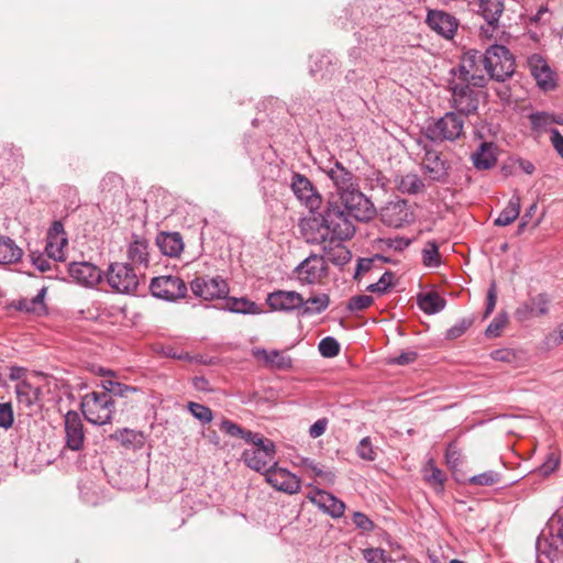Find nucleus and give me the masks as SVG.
<instances>
[{"instance_id":"obj_1","label":"nucleus","mask_w":563,"mask_h":563,"mask_svg":"<svg viewBox=\"0 0 563 563\" xmlns=\"http://www.w3.org/2000/svg\"><path fill=\"white\" fill-rule=\"evenodd\" d=\"M353 217L332 197L323 213L307 221V242L325 243L330 238L349 240L355 233Z\"/></svg>"},{"instance_id":"obj_2","label":"nucleus","mask_w":563,"mask_h":563,"mask_svg":"<svg viewBox=\"0 0 563 563\" xmlns=\"http://www.w3.org/2000/svg\"><path fill=\"white\" fill-rule=\"evenodd\" d=\"M484 53L477 49L464 52L459 64L449 70V77L485 88L489 82Z\"/></svg>"},{"instance_id":"obj_3","label":"nucleus","mask_w":563,"mask_h":563,"mask_svg":"<svg viewBox=\"0 0 563 563\" xmlns=\"http://www.w3.org/2000/svg\"><path fill=\"white\" fill-rule=\"evenodd\" d=\"M537 563H544L541 556L554 562L563 559V517L553 515L541 530L537 542Z\"/></svg>"},{"instance_id":"obj_4","label":"nucleus","mask_w":563,"mask_h":563,"mask_svg":"<svg viewBox=\"0 0 563 563\" xmlns=\"http://www.w3.org/2000/svg\"><path fill=\"white\" fill-rule=\"evenodd\" d=\"M80 409L89 423L103 426L111 422L115 406L108 393L90 391L82 396Z\"/></svg>"},{"instance_id":"obj_5","label":"nucleus","mask_w":563,"mask_h":563,"mask_svg":"<svg viewBox=\"0 0 563 563\" xmlns=\"http://www.w3.org/2000/svg\"><path fill=\"white\" fill-rule=\"evenodd\" d=\"M247 443L253 446L244 450L242 453L243 462L251 470L265 474L276 463L274 461L276 454L275 443L260 433H255Z\"/></svg>"},{"instance_id":"obj_6","label":"nucleus","mask_w":563,"mask_h":563,"mask_svg":"<svg viewBox=\"0 0 563 563\" xmlns=\"http://www.w3.org/2000/svg\"><path fill=\"white\" fill-rule=\"evenodd\" d=\"M464 134V119L454 111L446 112L443 117L429 122L424 135L432 142H454Z\"/></svg>"},{"instance_id":"obj_7","label":"nucleus","mask_w":563,"mask_h":563,"mask_svg":"<svg viewBox=\"0 0 563 563\" xmlns=\"http://www.w3.org/2000/svg\"><path fill=\"white\" fill-rule=\"evenodd\" d=\"M484 56L489 81L504 82L514 75L515 59L506 46L494 44L484 52Z\"/></svg>"},{"instance_id":"obj_8","label":"nucleus","mask_w":563,"mask_h":563,"mask_svg":"<svg viewBox=\"0 0 563 563\" xmlns=\"http://www.w3.org/2000/svg\"><path fill=\"white\" fill-rule=\"evenodd\" d=\"M448 90L451 92L450 103L461 117L474 114L479 104V92L472 84L448 77Z\"/></svg>"},{"instance_id":"obj_9","label":"nucleus","mask_w":563,"mask_h":563,"mask_svg":"<svg viewBox=\"0 0 563 563\" xmlns=\"http://www.w3.org/2000/svg\"><path fill=\"white\" fill-rule=\"evenodd\" d=\"M103 276L109 287L118 294L132 295L140 285V275L129 263H111Z\"/></svg>"},{"instance_id":"obj_10","label":"nucleus","mask_w":563,"mask_h":563,"mask_svg":"<svg viewBox=\"0 0 563 563\" xmlns=\"http://www.w3.org/2000/svg\"><path fill=\"white\" fill-rule=\"evenodd\" d=\"M339 203L357 221H367L375 214L373 202L358 189V186L334 197Z\"/></svg>"},{"instance_id":"obj_11","label":"nucleus","mask_w":563,"mask_h":563,"mask_svg":"<svg viewBox=\"0 0 563 563\" xmlns=\"http://www.w3.org/2000/svg\"><path fill=\"white\" fill-rule=\"evenodd\" d=\"M289 186L295 197L301 205L309 209L310 212L320 209L322 197L308 177L300 173H294Z\"/></svg>"},{"instance_id":"obj_12","label":"nucleus","mask_w":563,"mask_h":563,"mask_svg":"<svg viewBox=\"0 0 563 563\" xmlns=\"http://www.w3.org/2000/svg\"><path fill=\"white\" fill-rule=\"evenodd\" d=\"M150 290L156 298L175 301L186 296L187 286L178 276H158L152 279Z\"/></svg>"},{"instance_id":"obj_13","label":"nucleus","mask_w":563,"mask_h":563,"mask_svg":"<svg viewBox=\"0 0 563 563\" xmlns=\"http://www.w3.org/2000/svg\"><path fill=\"white\" fill-rule=\"evenodd\" d=\"M191 290L196 297L205 300H213L223 298L229 294V286L227 282L220 277H196L190 283Z\"/></svg>"},{"instance_id":"obj_14","label":"nucleus","mask_w":563,"mask_h":563,"mask_svg":"<svg viewBox=\"0 0 563 563\" xmlns=\"http://www.w3.org/2000/svg\"><path fill=\"white\" fill-rule=\"evenodd\" d=\"M327 263L321 255H310L303 260L297 267V277L302 284H316L327 275Z\"/></svg>"},{"instance_id":"obj_15","label":"nucleus","mask_w":563,"mask_h":563,"mask_svg":"<svg viewBox=\"0 0 563 563\" xmlns=\"http://www.w3.org/2000/svg\"><path fill=\"white\" fill-rule=\"evenodd\" d=\"M550 298L545 292L531 296L515 310V318L525 322L532 318L545 316L549 312Z\"/></svg>"},{"instance_id":"obj_16","label":"nucleus","mask_w":563,"mask_h":563,"mask_svg":"<svg viewBox=\"0 0 563 563\" xmlns=\"http://www.w3.org/2000/svg\"><path fill=\"white\" fill-rule=\"evenodd\" d=\"M264 475L266 482L277 490L296 494L300 489V481L297 476L286 468L277 467V463H274Z\"/></svg>"},{"instance_id":"obj_17","label":"nucleus","mask_w":563,"mask_h":563,"mask_svg":"<svg viewBox=\"0 0 563 563\" xmlns=\"http://www.w3.org/2000/svg\"><path fill=\"white\" fill-rule=\"evenodd\" d=\"M382 221L393 228H401L412 221V212L406 200L388 202L380 212Z\"/></svg>"},{"instance_id":"obj_18","label":"nucleus","mask_w":563,"mask_h":563,"mask_svg":"<svg viewBox=\"0 0 563 563\" xmlns=\"http://www.w3.org/2000/svg\"><path fill=\"white\" fill-rule=\"evenodd\" d=\"M67 243L68 240L63 223L60 221H54L47 232L45 254L53 261H64V249Z\"/></svg>"},{"instance_id":"obj_19","label":"nucleus","mask_w":563,"mask_h":563,"mask_svg":"<svg viewBox=\"0 0 563 563\" xmlns=\"http://www.w3.org/2000/svg\"><path fill=\"white\" fill-rule=\"evenodd\" d=\"M431 30L444 38H453L459 27L457 19L442 10H429L426 19Z\"/></svg>"},{"instance_id":"obj_20","label":"nucleus","mask_w":563,"mask_h":563,"mask_svg":"<svg viewBox=\"0 0 563 563\" xmlns=\"http://www.w3.org/2000/svg\"><path fill=\"white\" fill-rule=\"evenodd\" d=\"M422 169L433 181L444 184L448 180L449 163L438 151L426 148L422 158Z\"/></svg>"},{"instance_id":"obj_21","label":"nucleus","mask_w":563,"mask_h":563,"mask_svg":"<svg viewBox=\"0 0 563 563\" xmlns=\"http://www.w3.org/2000/svg\"><path fill=\"white\" fill-rule=\"evenodd\" d=\"M266 302L274 311H292L305 306L303 297L295 290H275L268 294Z\"/></svg>"},{"instance_id":"obj_22","label":"nucleus","mask_w":563,"mask_h":563,"mask_svg":"<svg viewBox=\"0 0 563 563\" xmlns=\"http://www.w3.org/2000/svg\"><path fill=\"white\" fill-rule=\"evenodd\" d=\"M66 446L71 451L81 450L85 441L84 423L78 412L69 410L64 417Z\"/></svg>"},{"instance_id":"obj_23","label":"nucleus","mask_w":563,"mask_h":563,"mask_svg":"<svg viewBox=\"0 0 563 563\" xmlns=\"http://www.w3.org/2000/svg\"><path fill=\"white\" fill-rule=\"evenodd\" d=\"M478 12L487 23L486 26L481 27L482 34L492 37L493 32L499 26V19L504 12L503 0H479Z\"/></svg>"},{"instance_id":"obj_24","label":"nucleus","mask_w":563,"mask_h":563,"mask_svg":"<svg viewBox=\"0 0 563 563\" xmlns=\"http://www.w3.org/2000/svg\"><path fill=\"white\" fill-rule=\"evenodd\" d=\"M308 499L332 518H341L344 515L345 504L331 493L316 488L309 493Z\"/></svg>"},{"instance_id":"obj_25","label":"nucleus","mask_w":563,"mask_h":563,"mask_svg":"<svg viewBox=\"0 0 563 563\" xmlns=\"http://www.w3.org/2000/svg\"><path fill=\"white\" fill-rule=\"evenodd\" d=\"M68 273L79 284L88 287L96 286L103 279L101 269L88 262L70 263Z\"/></svg>"},{"instance_id":"obj_26","label":"nucleus","mask_w":563,"mask_h":563,"mask_svg":"<svg viewBox=\"0 0 563 563\" xmlns=\"http://www.w3.org/2000/svg\"><path fill=\"white\" fill-rule=\"evenodd\" d=\"M328 177L332 180L338 197L352 188L358 186L354 174L345 168L340 162H335L332 167L325 170Z\"/></svg>"},{"instance_id":"obj_27","label":"nucleus","mask_w":563,"mask_h":563,"mask_svg":"<svg viewBox=\"0 0 563 563\" xmlns=\"http://www.w3.org/2000/svg\"><path fill=\"white\" fill-rule=\"evenodd\" d=\"M344 240L330 238L323 244V252L329 262L334 265L343 266L349 263L352 258L350 250L343 245Z\"/></svg>"},{"instance_id":"obj_28","label":"nucleus","mask_w":563,"mask_h":563,"mask_svg":"<svg viewBox=\"0 0 563 563\" xmlns=\"http://www.w3.org/2000/svg\"><path fill=\"white\" fill-rule=\"evenodd\" d=\"M472 162L476 169L486 170L495 166L497 162L496 146L492 142H483L472 154Z\"/></svg>"},{"instance_id":"obj_29","label":"nucleus","mask_w":563,"mask_h":563,"mask_svg":"<svg viewBox=\"0 0 563 563\" xmlns=\"http://www.w3.org/2000/svg\"><path fill=\"white\" fill-rule=\"evenodd\" d=\"M254 356L263 360L267 366L274 369L285 371L292 366L291 358L277 350L257 349L254 351Z\"/></svg>"},{"instance_id":"obj_30","label":"nucleus","mask_w":563,"mask_h":563,"mask_svg":"<svg viewBox=\"0 0 563 563\" xmlns=\"http://www.w3.org/2000/svg\"><path fill=\"white\" fill-rule=\"evenodd\" d=\"M23 250L13 239L7 235H0V265H12L21 261Z\"/></svg>"},{"instance_id":"obj_31","label":"nucleus","mask_w":563,"mask_h":563,"mask_svg":"<svg viewBox=\"0 0 563 563\" xmlns=\"http://www.w3.org/2000/svg\"><path fill=\"white\" fill-rule=\"evenodd\" d=\"M14 389L18 401L26 408H31L40 401V396L42 394L41 388L38 386H34L30 380H21L16 383Z\"/></svg>"},{"instance_id":"obj_32","label":"nucleus","mask_w":563,"mask_h":563,"mask_svg":"<svg viewBox=\"0 0 563 563\" xmlns=\"http://www.w3.org/2000/svg\"><path fill=\"white\" fill-rule=\"evenodd\" d=\"M156 243L162 253L170 257L178 256L184 249L181 235L177 232L161 233Z\"/></svg>"},{"instance_id":"obj_33","label":"nucleus","mask_w":563,"mask_h":563,"mask_svg":"<svg viewBox=\"0 0 563 563\" xmlns=\"http://www.w3.org/2000/svg\"><path fill=\"white\" fill-rule=\"evenodd\" d=\"M128 258L133 264L148 265V242L139 235H133V241L128 247Z\"/></svg>"},{"instance_id":"obj_34","label":"nucleus","mask_w":563,"mask_h":563,"mask_svg":"<svg viewBox=\"0 0 563 563\" xmlns=\"http://www.w3.org/2000/svg\"><path fill=\"white\" fill-rule=\"evenodd\" d=\"M111 439L120 442L126 449L139 450L143 448L145 442L144 433L128 428L117 430L111 434Z\"/></svg>"},{"instance_id":"obj_35","label":"nucleus","mask_w":563,"mask_h":563,"mask_svg":"<svg viewBox=\"0 0 563 563\" xmlns=\"http://www.w3.org/2000/svg\"><path fill=\"white\" fill-rule=\"evenodd\" d=\"M47 288L42 287L38 292L31 299L24 298L18 301L15 308L20 311L31 312L36 316L46 313V305L44 302Z\"/></svg>"},{"instance_id":"obj_36","label":"nucleus","mask_w":563,"mask_h":563,"mask_svg":"<svg viewBox=\"0 0 563 563\" xmlns=\"http://www.w3.org/2000/svg\"><path fill=\"white\" fill-rule=\"evenodd\" d=\"M417 302L419 308L428 314H434L442 311L446 305L445 299L435 291L419 294Z\"/></svg>"},{"instance_id":"obj_37","label":"nucleus","mask_w":563,"mask_h":563,"mask_svg":"<svg viewBox=\"0 0 563 563\" xmlns=\"http://www.w3.org/2000/svg\"><path fill=\"white\" fill-rule=\"evenodd\" d=\"M397 189L407 195H417L424 190L426 185L417 174H406L396 179Z\"/></svg>"},{"instance_id":"obj_38","label":"nucleus","mask_w":563,"mask_h":563,"mask_svg":"<svg viewBox=\"0 0 563 563\" xmlns=\"http://www.w3.org/2000/svg\"><path fill=\"white\" fill-rule=\"evenodd\" d=\"M520 213V197L514 195L507 206L503 209L499 216L495 219L494 223L498 227H506L512 223Z\"/></svg>"},{"instance_id":"obj_39","label":"nucleus","mask_w":563,"mask_h":563,"mask_svg":"<svg viewBox=\"0 0 563 563\" xmlns=\"http://www.w3.org/2000/svg\"><path fill=\"white\" fill-rule=\"evenodd\" d=\"M227 309L234 313L258 314L263 310L254 302L246 298H229L227 300Z\"/></svg>"},{"instance_id":"obj_40","label":"nucleus","mask_w":563,"mask_h":563,"mask_svg":"<svg viewBox=\"0 0 563 563\" xmlns=\"http://www.w3.org/2000/svg\"><path fill=\"white\" fill-rule=\"evenodd\" d=\"M330 303V298L327 294H318L305 300L301 314L310 316L323 312Z\"/></svg>"},{"instance_id":"obj_41","label":"nucleus","mask_w":563,"mask_h":563,"mask_svg":"<svg viewBox=\"0 0 563 563\" xmlns=\"http://www.w3.org/2000/svg\"><path fill=\"white\" fill-rule=\"evenodd\" d=\"M541 65H534L532 67V75L534 76L538 85L544 89L550 90L555 87V80L552 70L550 67L543 63L540 62Z\"/></svg>"},{"instance_id":"obj_42","label":"nucleus","mask_w":563,"mask_h":563,"mask_svg":"<svg viewBox=\"0 0 563 563\" xmlns=\"http://www.w3.org/2000/svg\"><path fill=\"white\" fill-rule=\"evenodd\" d=\"M334 68L331 58L324 55L313 60V64L310 66V74L316 78L323 79L329 77Z\"/></svg>"},{"instance_id":"obj_43","label":"nucleus","mask_w":563,"mask_h":563,"mask_svg":"<svg viewBox=\"0 0 563 563\" xmlns=\"http://www.w3.org/2000/svg\"><path fill=\"white\" fill-rule=\"evenodd\" d=\"M220 430L230 437L241 438L246 443L255 434V432L245 430L242 427H240L239 424H236L235 422L228 420V419H223L221 421Z\"/></svg>"},{"instance_id":"obj_44","label":"nucleus","mask_w":563,"mask_h":563,"mask_svg":"<svg viewBox=\"0 0 563 563\" xmlns=\"http://www.w3.org/2000/svg\"><path fill=\"white\" fill-rule=\"evenodd\" d=\"M422 263L427 267H438L441 264L439 245L435 241H428L422 250Z\"/></svg>"},{"instance_id":"obj_45","label":"nucleus","mask_w":563,"mask_h":563,"mask_svg":"<svg viewBox=\"0 0 563 563\" xmlns=\"http://www.w3.org/2000/svg\"><path fill=\"white\" fill-rule=\"evenodd\" d=\"M187 408L189 412L202 424L210 423L213 419L212 410L202 404L189 401Z\"/></svg>"},{"instance_id":"obj_46","label":"nucleus","mask_w":563,"mask_h":563,"mask_svg":"<svg viewBox=\"0 0 563 563\" xmlns=\"http://www.w3.org/2000/svg\"><path fill=\"white\" fill-rule=\"evenodd\" d=\"M424 478L426 481L434 486H443V483L445 481V476L442 473V471L434 465V462L430 460L427 464V467L424 470Z\"/></svg>"},{"instance_id":"obj_47","label":"nucleus","mask_w":563,"mask_h":563,"mask_svg":"<svg viewBox=\"0 0 563 563\" xmlns=\"http://www.w3.org/2000/svg\"><path fill=\"white\" fill-rule=\"evenodd\" d=\"M319 352L323 357L331 358L340 353V344L332 336L323 338L319 343Z\"/></svg>"},{"instance_id":"obj_48","label":"nucleus","mask_w":563,"mask_h":563,"mask_svg":"<svg viewBox=\"0 0 563 563\" xmlns=\"http://www.w3.org/2000/svg\"><path fill=\"white\" fill-rule=\"evenodd\" d=\"M500 481V475L495 471H487L478 475H474L468 479L471 485L492 486Z\"/></svg>"},{"instance_id":"obj_49","label":"nucleus","mask_w":563,"mask_h":563,"mask_svg":"<svg viewBox=\"0 0 563 563\" xmlns=\"http://www.w3.org/2000/svg\"><path fill=\"white\" fill-rule=\"evenodd\" d=\"M508 322V316L506 312H499L494 320L490 322V324L487 327L485 334L488 338H496L499 336L503 329Z\"/></svg>"},{"instance_id":"obj_50","label":"nucleus","mask_w":563,"mask_h":563,"mask_svg":"<svg viewBox=\"0 0 563 563\" xmlns=\"http://www.w3.org/2000/svg\"><path fill=\"white\" fill-rule=\"evenodd\" d=\"M374 299L368 295H358L350 298L346 308L350 311H362L373 303Z\"/></svg>"},{"instance_id":"obj_51","label":"nucleus","mask_w":563,"mask_h":563,"mask_svg":"<svg viewBox=\"0 0 563 563\" xmlns=\"http://www.w3.org/2000/svg\"><path fill=\"white\" fill-rule=\"evenodd\" d=\"M14 422V412L11 402H0V428L10 429Z\"/></svg>"},{"instance_id":"obj_52","label":"nucleus","mask_w":563,"mask_h":563,"mask_svg":"<svg viewBox=\"0 0 563 563\" xmlns=\"http://www.w3.org/2000/svg\"><path fill=\"white\" fill-rule=\"evenodd\" d=\"M393 278L394 274L391 272H385L376 283L368 285L366 290L384 294L390 287Z\"/></svg>"},{"instance_id":"obj_53","label":"nucleus","mask_w":563,"mask_h":563,"mask_svg":"<svg viewBox=\"0 0 563 563\" xmlns=\"http://www.w3.org/2000/svg\"><path fill=\"white\" fill-rule=\"evenodd\" d=\"M357 455L365 461H374L376 459V452L372 445V442L368 437L363 438L357 448Z\"/></svg>"},{"instance_id":"obj_54","label":"nucleus","mask_w":563,"mask_h":563,"mask_svg":"<svg viewBox=\"0 0 563 563\" xmlns=\"http://www.w3.org/2000/svg\"><path fill=\"white\" fill-rule=\"evenodd\" d=\"M363 556L368 563H387L388 556L380 548H369L363 551Z\"/></svg>"},{"instance_id":"obj_55","label":"nucleus","mask_w":563,"mask_h":563,"mask_svg":"<svg viewBox=\"0 0 563 563\" xmlns=\"http://www.w3.org/2000/svg\"><path fill=\"white\" fill-rule=\"evenodd\" d=\"M560 459L555 452H550L547 455L545 461L540 465L539 472L547 476L551 474L559 465Z\"/></svg>"},{"instance_id":"obj_56","label":"nucleus","mask_w":563,"mask_h":563,"mask_svg":"<svg viewBox=\"0 0 563 563\" xmlns=\"http://www.w3.org/2000/svg\"><path fill=\"white\" fill-rule=\"evenodd\" d=\"M471 321L466 319L460 320L457 323H455L453 327H451L446 331V339L449 340H455L460 336H462L465 331L470 328Z\"/></svg>"},{"instance_id":"obj_57","label":"nucleus","mask_w":563,"mask_h":563,"mask_svg":"<svg viewBox=\"0 0 563 563\" xmlns=\"http://www.w3.org/2000/svg\"><path fill=\"white\" fill-rule=\"evenodd\" d=\"M497 302V286L495 282H492L487 290L486 307L484 311V318L492 314Z\"/></svg>"},{"instance_id":"obj_58","label":"nucleus","mask_w":563,"mask_h":563,"mask_svg":"<svg viewBox=\"0 0 563 563\" xmlns=\"http://www.w3.org/2000/svg\"><path fill=\"white\" fill-rule=\"evenodd\" d=\"M32 264L42 273L48 272L52 268V263L42 253L32 252L31 255Z\"/></svg>"},{"instance_id":"obj_59","label":"nucleus","mask_w":563,"mask_h":563,"mask_svg":"<svg viewBox=\"0 0 563 563\" xmlns=\"http://www.w3.org/2000/svg\"><path fill=\"white\" fill-rule=\"evenodd\" d=\"M353 522L363 531H372L374 529V522L363 512H354Z\"/></svg>"},{"instance_id":"obj_60","label":"nucleus","mask_w":563,"mask_h":563,"mask_svg":"<svg viewBox=\"0 0 563 563\" xmlns=\"http://www.w3.org/2000/svg\"><path fill=\"white\" fill-rule=\"evenodd\" d=\"M461 453L454 443H450L445 451V460L450 467L455 468L460 464Z\"/></svg>"},{"instance_id":"obj_61","label":"nucleus","mask_w":563,"mask_h":563,"mask_svg":"<svg viewBox=\"0 0 563 563\" xmlns=\"http://www.w3.org/2000/svg\"><path fill=\"white\" fill-rule=\"evenodd\" d=\"M418 357V353L416 351L409 350L401 352L398 356H396L393 362L397 365H408L415 362Z\"/></svg>"},{"instance_id":"obj_62","label":"nucleus","mask_w":563,"mask_h":563,"mask_svg":"<svg viewBox=\"0 0 563 563\" xmlns=\"http://www.w3.org/2000/svg\"><path fill=\"white\" fill-rule=\"evenodd\" d=\"M533 128L540 129L551 123V117L544 112H537L530 115Z\"/></svg>"},{"instance_id":"obj_63","label":"nucleus","mask_w":563,"mask_h":563,"mask_svg":"<svg viewBox=\"0 0 563 563\" xmlns=\"http://www.w3.org/2000/svg\"><path fill=\"white\" fill-rule=\"evenodd\" d=\"M550 140L554 150L563 158V135L560 133L559 130L554 129L551 130Z\"/></svg>"},{"instance_id":"obj_64","label":"nucleus","mask_w":563,"mask_h":563,"mask_svg":"<svg viewBox=\"0 0 563 563\" xmlns=\"http://www.w3.org/2000/svg\"><path fill=\"white\" fill-rule=\"evenodd\" d=\"M327 420L325 419H319L317 420L309 429V434L311 438H319L322 435L327 429Z\"/></svg>"}]
</instances>
